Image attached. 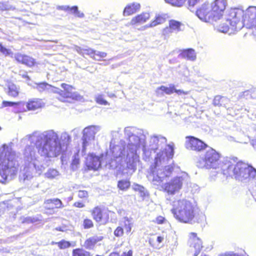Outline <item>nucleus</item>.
Wrapping results in <instances>:
<instances>
[{
  "instance_id": "nucleus-43",
  "label": "nucleus",
  "mask_w": 256,
  "mask_h": 256,
  "mask_svg": "<svg viewBox=\"0 0 256 256\" xmlns=\"http://www.w3.org/2000/svg\"><path fill=\"white\" fill-rule=\"evenodd\" d=\"M96 51L92 49L86 50V54L89 55L92 58L95 60L96 57Z\"/></svg>"
},
{
  "instance_id": "nucleus-4",
  "label": "nucleus",
  "mask_w": 256,
  "mask_h": 256,
  "mask_svg": "<svg viewBox=\"0 0 256 256\" xmlns=\"http://www.w3.org/2000/svg\"><path fill=\"white\" fill-rule=\"evenodd\" d=\"M41 139L44 141L43 144L39 140L36 142V148L41 156L56 157L62 153V146L58 136L53 130L45 132Z\"/></svg>"
},
{
  "instance_id": "nucleus-50",
  "label": "nucleus",
  "mask_w": 256,
  "mask_h": 256,
  "mask_svg": "<svg viewBox=\"0 0 256 256\" xmlns=\"http://www.w3.org/2000/svg\"><path fill=\"white\" fill-rule=\"evenodd\" d=\"M218 256H241L233 252H226L219 254Z\"/></svg>"
},
{
  "instance_id": "nucleus-31",
  "label": "nucleus",
  "mask_w": 256,
  "mask_h": 256,
  "mask_svg": "<svg viewBox=\"0 0 256 256\" xmlns=\"http://www.w3.org/2000/svg\"><path fill=\"white\" fill-rule=\"evenodd\" d=\"M52 244H56L60 249H66L71 246V244L70 242L62 240L58 242H52Z\"/></svg>"
},
{
  "instance_id": "nucleus-53",
  "label": "nucleus",
  "mask_w": 256,
  "mask_h": 256,
  "mask_svg": "<svg viewBox=\"0 0 256 256\" xmlns=\"http://www.w3.org/2000/svg\"><path fill=\"white\" fill-rule=\"evenodd\" d=\"M166 2L170 4L173 6H176V0H164Z\"/></svg>"
},
{
  "instance_id": "nucleus-39",
  "label": "nucleus",
  "mask_w": 256,
  "mask_h": 256,
  "mask_svg": "<svg viewBox=\"0 0 256 256\" xmlns=\"http://www.w3.org/2000/svg\"><path fill=\"white\" fill-rule=\"evenodd\" d=\"M0 52L6 56H8L11 54L10 50L4 46L1 43H0Z\"/></svg>"
},
{
  "instance_id": "nucleus-18",
  "label": "nucleus",
  "mask_w": 256,
  "mask_h": 256,
  "mask_svg": "<svg viewBox=\"0 0 256 256\" xmlns=\"http://www.w3.org/2000/svg\"><path fill=\"white\" fill-rule=\"evenodd\" d=\"M103 240L102 236H92L86 240L84 246L87 250H92L96 244Z\"/></svg>"
},
{
  "instance_id": "nucleus-14",
  "label": "nucleus",
  "mask_w": 256,
  "mask_h": 256,
  "mask_svg": "<svg viewBox=\"0 0 256 256\" xmlns=\"http://www.w3.org/2000/svg\"><path fill=\"white\" fill-rule=\"evenodd\" d=\"M14 58L18 62L24 64L29 68L33 67L36 64V62L34 58L29 56L20 53L16 54Z\"/></svg>"
},
{
  "instance_id": "nucleus-6",
  "label": "nucleus",
  "mask_w": 256,
  "mask_h": 256,
  "mask_svg": "<svg viewBox=\"0 0 256 256\" xmlns=\"http://www.w3.org/2000/svg\"><path fill=\"white\" fill-rule=\"evenodd\" d=\"M178 214L177 218L182 222H189L195 216L194 207L190 202L186 200L178 201Z\"/></svg>"
},
{
  "instance_id": "nucleus-56",
  "label": "nucleus",
  "mask_w": 256,
  "mask_h": 256,
  "mask_svg": "<svg viewBox=\"0 0 256 256\" xmlns=\"http://www.w3.org/2000/svg\"><path fill=\"white\" fill-rule=\"evenodd\" d=\"M22 78H26L28 80H30V76L27 75V74H22Z\"/></svg>"
},
{
  "instance_id": "nucleus-55",
  "label": "nucleus",
  "mask_w": 256,
  "mask_h": 256,
  "mask_svg": "<svg viewBox=\"0 0 256 256\" xmlns=\"http://www.w3.org/2000/svg\"><path fill=\"white\" fill-rule=\"evenodd\" d=\"M164 240V238L163 237L161 236H158L157 238V241L158 243H160L162 242V241L163 240Z\"/></svg>"
},
{
  "instance_id": "nucleus-15",
  "label": "nucleus",
  "mask_w": 256,
  "mask_h": 256,
  "mask_svg": "<svg viewBox=\"0 0 256 256\" xmlns=\"http://www.w3.org/2000/svg\"><path fill=\"white\" fill-rule=\"evenodd\" d=\"M44 106V102L42 99L34 98L30 99L26 104V106L28 110H35L41 108Z\"/></svg>"
},
{
  "instance_id": "nucleus-11",
  "label": "nucleus",
  "mask_w": 256,
  "mask_h": 256,
  "mask_svg": "<svg viewBox=\"0 0 256 256\" xmlns=\"http://www.w3.org/2000/svg\"><path fill=\"white\" fill-rule=\"evenodd\" d=\"M44 204L45 210L50 214H54L56 209L62 208L64 207L62 202L58 198L46 200Z\"/></svg>"
},
{
  "instance_id": "nucleus-10",
  "label": "nucleus",
  "mask_w": 256,
  "mask_h": 256,
  "mask_svg": "<svg viewBox=\"0 0 256 256\" xmlns=\"http://www.w3.org/2000/svg\"><path fill=\"white\" fill-rule=\"evenodd\" d=\"M188 243L192 250L194 252V256H197L202 248V240L198 236V234L191 232L188 234Z\"/></svg>"
},
{
  "instance_id": "nucleus-52",
  "label": "nucleus",
  "mask_w": 256,
  "mask_h": 256,
  "mask_svg": "<svg viewBox=\"0 0 256 256\" xmlns=\"http://www.w3.org/2000/svg\"><path fill=\"white\" fill-rule=\"evenodd\" d=\"M138 192L140 194V196L142 198H144L146 196H148V194L146 192V190H145V188L144 187Z\"/></svg>"
},
{
  "instance_id": "nucleus-49",
  "label": "nucleus",
  "mask_w": 256,
  "mask_h": 256,
  "mask_svg": "<svg viewBox=\"0 0 256 256\" xmlns=\"http://www.w3.org/2000/svg\"><path fill=\"white\" fill-rule=\"evenodd\" d=\"M189 92H184L182 90H177V94L179 96H181L182 97L185 98V96L188 94Z\"/></svg>"
},
{
  "instance_id": "nucleus-3",
  "label": "nucleus",
  "mask_w": 256,
  "mask_h": 256,
  "mask_svg": "<svg viewBox=\"0 0 256 256\" xmlns=\"http://www.w3.org/2000/svg\"><path fill=\"white\" fill-rule=\"evenodd\" d=\"M226 6V0H214L210 3L205 2L197 9L196 14L202 20L214 24L222 18Z\"/></svg>"
},
{
  "instance_id": "nucleus-35",
  "label": "nucleus",
  "mask_w": 256,
  "mask_h": 256,
  "mask_svg": "<svg viewBox=\"0 0 256 256\" xmlns=\"http://www.w3.org/2000/svg\"><path fill=\"white\" fill-rule=\"evenodd\" d=\"M176 28V20H171L170 21L168 26L166 28L164 31L166 33L174 32Z\"/></svg>"
},
{
  "instance_id": "nucleus-20",
  "label": "nucleus",
  "mask_w": 256,
  "mask_h": 256,
  "mask_svg": "<svg viewBox=\"0 0 256 256\" xmlns=\"http://www.w3.org/2000/svg\"><path fill=\"white\" fill-rule=\"evenodd\" d=\"M190 180V176L187 173L180 172L177 174V189L182 188L183 184H188Z\"/></svg>"
},
{
  "instance_id": "nucleus-8",
  "label": "nucleus",
  "mask_w": 256,
  "mask_h": 256,
  "mask_svg": "<svg viewBox=\"0 0 256 256\" xmlns=\"http://www.w3.org/2000/svg\"><path fill=\"white\" fill-rule=\"evenodd\" d=\"M220 154L215 150L210 148L205 152L202 158L206 168H216L218 165Z\"/></svg>"
},
{
  "instance_id": "nucleus-48",
  "label": "nucleus",
  "mask_w": 256,
  "mask_h": 256,
  "mask_svg": "<svg viewBox=\"0 0 256 256\" xmlns=\"http://www.w3.org/2000/svg\"><path fill=\"white\" fill-rule=\"evenodd\" d=\"M186 26L184 24L177 22V30H183L185 29Z\"/></svg>"
},
{
  "instance_id": "nucleus-44",
  "label": "nucleus",
  "mask_w": 256,
  "mask_h": 256,
  "mask_svg": "<svg viewBox=\"0 0 256 256\" xmlns=\"http://www.w3.org/2000/svg\"><path fill=\"white\" fill-rule=\"evenodd\" d=\"M96 51L92 49L86 50V54L89 55L92 58L95 60L96 57Z\"/></svg>"
},
{
  "instance_id": "nucleus-1",
  "label": "nucleus",
  "mask_w": 256,
  "mask_h": 256,
  "mask_svg": "<svg viewBox=\"0 0 256 256\" xmlns=\"http://www.w3.org/2000/svg\"><path fill=\"white\" fill-rule=\"evenodd\" d=\"M222 173L226 177L234 178L240 182L256 180V169L252 165L235 156L226 158Z\"/></svg>"
},
{
  "instance_id": "nucleus-22",
  "label": "nucleus",
  "mask_w": 256,
  "mask_h": 256,
  "mask_svg": "<svg viewBox=\"0 0 256 256\" xmlns=\"http://www.w3.org/2000/svg\"><path fill=\"white\" fill-rule=\"evenodd\" d=\"M150 18V14L148 13H142L134 17L131 21L132 25H136L146 22Z\"/></svg>"
},
{
  "instance_id": "nucleus-60",
  "label": "nucleus",
  "mask_w": 256,
  "mask_h": 256,
  "mask_svg": "<svg viewBox=\"0 0 256 256\" xmlns=\"http://www.w3.org/2000/svg\"><path fill=\"white\" fill-rule=\"evenodd\" d=\"M201 256H208L206 255V254H202L201 255Z\"/></svg>"
},
{
  "instance_id": "nucleus-41",
  "label": "nucleus",
  "mask_w": 256,
  "mask_h": 256,
  "mask_svg": "<svg viewBox=\"0 0 256 256\" xmlns=\"http://www.w3.org/2000/svg\"><path fill=\"white\" fill-rule=\"evenodd\" d=\"M166 221V218L161 216H158L156 218V220L154 221L156 224H161L164 223Z\"/></svg>"
},
{
  "instance_id": "nucleus-59",
  "label": "nucleus",
  "mask_w": 256,
  "mask_h": 256,
  "mask_svg": "<svg viewBox=\"0 0 256 256\" xmlns=\"http://www.w3.org/2000/svg\"><path fill=\"white\" fill-rule=\"evenodd\" d=\"M254 198H255V199L256 200V191L254 192Z\"/></svg>"
},
{
  "instance_id": "nucleus-42",
  "label": "nucleus",
  "mask_w": 256,
  "mask_h": 256,
  "mask_svg": "<svg viewBox=\"0 0 256 256\" xmlns=\"http://www.w3.org/2000/svg\"><path fill=\"white\" fill-rule=\"evenodd\" d=\"M48 86L46 82H40L37 84L36 88L39 90L42 91L46 89Z\"/></svg>"
},
{
  "instance_id": "nucleus-63",
  "label": "nucleus",
  "mask_w": 256,
  "mask_h": 256,
  "mask_svg": "<svg viewBox=\"0 0 256 256\" xmlns=\"http://www.w3.org/2000/svg\"><path fill=\"white\" fill-rule=\"evenodd\" d=\"M96 256H100V255H96Z\"/></svg>"
},
{
  "instance_id": "nucleus-25",
  "label": "nucleus",
  "mask_w": 256,
  "mask_h": 256,
  "mask_svg": "<svg viewBox=\"0 0 256 256\" xmlns=\"http://www.w3.org/2000/svg\"><path fill=\"white\" fill-rule=\"evenodd\" d=\"M228 102L229 100L224 96H216L213 100V104L215 106H224Z\"/></svg>"
},
{
  "instance_id": "nucleus-23",
  "label": "nucleus",
  "mask_w": 256,
  "mask_h": 256,
  "mask_svg": "<svg viewBox=\"0 0 256 256\" xmlns=\"http://www.w3.org/2000/svg\"><path fill=\"white\" fill-rule=\"evenodd\" d=\"M140 8V5L138 4H132L126 6L123 12L124 16H130L137 12Z\"/></svg>"
},
{
  "instance_id": "nucleus-7",
  "label": "nucleus",
  "mask_w": 256,
  "mask_h": 256,
  "mask_svg": "<svg viewBox=\"0 0 256 256\" xmlns=\"http://www.w3.org/2000/svg\"><path fill=\"white\" fill-rule=\"evenodd\" d=\"M90 214L96 222L106 224L110 221L112 214L114 212L102 206H96L90 210Z\"/></svg>"
},
{
  "instance_id": "nucleus-19",
  "label": "nucleus",
  "mask_w": 256,
  "mask_h": 256,
  "mask_svg": "<svg viewBox=\"0 0 256 256\" xmlns=\"http://www.w3.org/2000/svg\"><path fill=\"white\" fill-rule=\"evenodd\" d=\"M94 127L93 126H89L84 129L82 138L83 147L86 146L88 144V140H90V138H94Z\"/></svg>"
},
{
  "instance_id": "nucleus-17",
  "label": "nucleus",
  "mask_w": 256,
  "mask_h": 256,
  "mask_svg": "<svg viewBox=\"0 0 256 256\" xmlns=\"http://www.w3.org/2000/svg\"><path fill=\"white\" fill-rule=\"evenodd\" d=\"M100 160L98 156L89 154L86 160V166L89 170H96L100 166Z\"/></svg>"
},
{
  "instance_id": "nucleus-28",
  "label": "nucleus",
  "mask_w": 256,
  "mask_h": 256,
  "mask_svg": "<svg viewBox=\"0 0 256 256\" xmlns=\"http://www.w3.org/2000/svg\"><path fill=\"white\" fill-rule=\"evenodd\" d=\"M166 21V18L164 16L158 15L156 16L154 20H152L148 27H154L157 25L162 24Z\"/></svg>"
},
{
  "instance_id": "nucleus-16",
  "label": "nucleus",
  "mask_w": 256,
  "mask_h": 256,
  "mask_svg": "<svg viewBox=\"0 0 256 256\" xmlns=\"http://www.w3.org/2000/svg\"><path fill=\"white\" fill-rule=\"evenodd\" d=\"M6 92L8 96L16 98L18 96L20 91V87L14 82L8 81L6 84Z\"/></svg>"
},
{
  "instance_id": "nucleus-12",
  "label": "nucleus",
  "mask_w": 256,
  "mask_h": 256,
  "mask_svg": "<svg viewBox=\"0 0 256 256\" xmlns=\"http://www.w3.org/2000/svg\"><path fill=\"white\" fill-rule=\"evenodd\" d=\"M132 227V223L129 220L126 218L120 222V226L116 228L114 232V234L116 237H122L124 234V230L126 234H129L131 232Z\"/></svg>"
},
{
  "instance_id": "nucleus-2",
  "label": "nucleus",
  "mask_w": 256,
  "mask_h": 256,
  "mask_svg": "<svg viewBox=\"0 0 256 256\" xmlns=\"http://www.w3.org/2000/svg\"><path fill=\"white\" fill-rule=\"evenodd\" d=\"M242 18L244 24H250L251 27H256V6H250L245 13L238 8H231L229 10L226 18L228 24H216V26L219 31L226 32L229 30L230 26L236 28V25L240 22Z\"/></svg>"
},
{
  "instance_id": "nucleus-37",
  "label": "nucleus",
  "mask_w": 256,
  "mask_h": 256,
  "mask_svg": "<svg viewBox=\"0 0 256 256\" xmlns=\"http://www.w3.org/2000/svg\"><path fill=\"white\" fill-rule=\"evenodd\" d=\"M20 104V102H13L10 101L4 100L2 103V108L11 107L14 106H18Z\"/></svg>"
},
{
  "instance_id": "nucleus-46",
  "label": "nucleus",
  "mask_w": 256,
  "mask_h": 256,
  "mask_svg": "<svg viewBox=\"0 0 256 256\" xmlns=\"http://www.w3.org/2000/svg\"><path fill=\"white\" fill-rule=\"evenodd\" d=\"M73 206L78 208H82L85 206V204L82 202H76L74 203Z\"/></svg>"
},
{
  "instance_id": "nucleus-36",
  "label": "nucleus",
  "mask_w": 256,
  "mask_h": 256,
  "mask_svg": "<svg viewBox=\"0 0 256 256\" xmlns=\"http://www.w3.org/2000/svg\"><path fill=\"white\" fill-rule=\"evenodd\" d=\"M89 194L88 191L86 190H79L78 192V197L84 200L88 199Z\"/></svg>"
},
{
  "instance_id": "nucleus-27",
  "label": "nucleus",
  "mask_w": 256,
  "mask_h": 256,
  "mask_svg": "<svg viewBox=\"0 0 256 256\" xmlns=\"http://www.w3.org/2000/svg\"><path fill=\"white\" fill-rule=\"evenodd\" d=\"M130 182L128 179H122L118 182V188L123 192L126 191L130 186Z\"/></svg>"
},
{
  "instance_id": "nucleus-61",
  "label": "nucleus",
  "mask_w": 256,
  "mask_h": 256,
  "mask_svg": "<svg viewBox=\"0 0 256 256\" xmlns=\"http://www.w3.org/2000/svg\"><path fill=\"white\" fill-rule=\"evenodd\" d=\"M172 211L174 213V210H172Z\"/></svg>"
},
{
  "instance_id": "nucleus-29",
  "label": "nucleus",
  "mask_w": 256,
  "mask_h": 256,
  "mask_svg": "<svg viewBox=\"0 0 256 256\" xmlns=\"http://www.w3.org/2000/svg\"><path fill=\"white\" fill-rule=\"evenodd\" d=\"M72 256H92V254L82 248H76L72 250Z\"/></svg>"
},
{
  "instance_id": "nucleus-47",
  "label": "nucleus",
  "mask_w": 256,
  "mask_h": 256,
  "mask_svg": "<svg viewBox=\"0 0 256 256\" xmlns=\"http://www.w3.org/2000/svg\"><path fill=\"white\" fill-rule=\"evenodd\" d=\"M161 162V158L160 156L156 157L154 158V168H156L159 164Z\"/></svg>"
},
{
  "instance_id": "nucleus-32",
  "label": "nucleus",
  "mask_w": 256,
  "mask_h": 256,
  "mask_svg": "<svg viewBox=\"0 0 256 256\" xmlns=\"http://www.w3.org/2000/svg\"><path fill=\"white\" fill-rule=\"evenodd\" d=\"M186 0H177V6H183ZM200 0H188V6L190 8H193Z\"/></svg>"
},
{
  "instance_id": "nucleus-24",
  "label": "nucleus",
  "mask_w": 256,
  "mask_h": 256,
  "mask_svg": "<svg viewBox=\"0 0 256 256\" xmlns=\"http://www.w3.org/2000/svg\"><path fill=\"white\" fill-rule=\"evenodd\" d=\"M58 9L65 12L70 11L76 17L83 18L84 16V14L78 11V7L76 6L72 7L68 6H59Z\"/></svg>"
},
{
  "instance_id": "nucleus-38",
  "label": "nucleus",
  "mask_w": 256,
  "mask_h": 256,
  "mask_svg": "<svg viewBox=\"0 0 256 256\" xmlns=\"http://www.w3.org/2000/svg\"><path fill=\"white\" fill-rule=\"evenodd\" d=\"M107 54L105 52H96L95 60L100 61L104 60V58L106 57Z\"/></svg>"
},
{
  "instance_id": "nucleus-40",
  "label": "nucleus",
  "mask_w": 256,
  "mask_h": 256,
  "mask_svg": "<svg viewBox=\"0 0 256 256\" xmlns=\"http://www.w3.org/2000/svg\"><path fill=\"white\" fill-rule=\"evenodd\" d=\"M96 102L101 105H108V102L102 96H99L96 98Z\"/></svg>"
},
{
  "instance_id": "nucleus-21",
  "label": "nucleus",
  "mask_w": 256,
  "mask_h": 256,
  "mask_svg": "<svg viewBox=\"0 0 256 256\" xmlns=\"http://www.w3.org/2000/svg\"><path fill=\"white\" fill-rule=\"evenodd\" d=\"M179 56L182 58L194 60L196 58V54L193 49L188 48L180 50Z\"/></svg>"
},
{
  "instance_id": "nucleus-9",
  "label": "nucleus",
  "mask_w": 256,
  "mask_h": 256,
  "mask_svg": "<svg viewBox=\"0 0 256 256\" xmlns=\"http://www.w3.org/2000/svg\"><path fill=\"white\" fill-rule=\"evenodd\" d=\"M185 147L187 150L200 152L204 150L208 146L202 140L194 136L186 137Z\"/></svg>"
},
{
  "instance_id": "nucleus-34",
  "label": "nucleus",
  "mask_w": 256,
  "mask_h": 256,
  "mask_svg": "<svg viewBox=\"0 0 256 256\" xmlns=\"http://www.w3.org/2000/svg\"><path fill=\"white\" fill-rule=\"evenodd\" d=\"M80 158L78 156V153L77 152L74 154V156L72 160V162H71V168L72 169H74L76 168L78 166V165L80 164Z\"/></svg>"
},
{
  "instance_id": "nucleus-54",
  "label": "nucleus",
  "mask_w": 256,
  "mask_h": 256,
  "mask_svg": "<svg viewBox=\"0 0 256 256\" xmlns=\"http://www.w3.org/2000/svg\"><path fill=\"white\" fill-rule=\"evenodd\" d=\"M251 144L253 148L256 150V138L252 140Z\"/></svg>"
},
{
  "instance_id": "nucleus-45",
  "label": "nucleus",
  "mask_w": 256,
  "mask_h": 256,
  "mask_svg": "<svg viewBox=\"0 0 256 256\" xmlns=\"http://www.w3.org/2000/svg\"><path fill=\"white\" fill-rule=\"evenodd\" d=\"M144 188L143 186L138 184H134L133 185L132 189L134 192H139Z\"/></svg>"
},
{
  "instance_id": "nucleus-26",
  "label": "nucleus",
  "mask_w": 256,
  "mask_h": 256,
  "mask_svg": "<svg viewBox=\"0 0 256 256\" xmlns=\"http://www.w3.org/2000/svg\"><path fill=\"white\" fill-rule=\"evenodd\" d=\"M175 92L176 90L174 86H170L168 87L162 86L156 89V92L160 94H170Z\"/></svg>"
},
{
  "instance_id": "nucleus-5",
  "label": "nucleus",
  "mask_w": 256,
  "mask_h": 256,
  "mask_svg": "<svg viewBox=\"0 0 256 256\" xmlns=\"http://www.w3.org/2000/svg\"><path fill=\"white\" fill-rule=\"evenodd\" d=\"M19 164L16 159L14 154L8 153V154H0V176L2 178L0 180L2 184H6L8 176L16 175L18 170Z\"/></svg>"
},
{
  "instance_id": "nucleus-62",
  "label": "nucleus",
  "mask_w": 256,
  "mask_h": 256,
  "mask_svg": "<svg viewBox=\"0 0 256 256\" xmlns=\"http://www.w3.org/2000/svg\"><path fill=\"white\" fill-rule=\"evenodd\" d=\"M72 197H71V198H70V200H72Z\"/></svg>"
},
{
  "instance_id": "nucleus-58",
  "label": "nucleus",
  "mask_w": 256,
  "mask_h": 256,
  "mask_svg": "<svg viewBox=\"0 0 256 256\" xmlns=\"http://www.w3.org/2000/svg\"><path fill=\"white\" fill-rule=\"evenodd\" d=\"M50 172H56L54 170H50V172L49 171L48 172V178H53V176H50Z\"/></svg>"
},
{
  "instance_id": "nucleus-30",
  "label": "nucleus",
  "mask_w": 256,
  "mask_h": 256,
  "mask_svg": "<svg viewBox=\"0 0 256 256\" xmlns=\"http://www.w3.org/2000/svg\"><path fill=\"white\" fill-rule=\"evenodd\" d=\"M164 190L168 194H174L176 190V185L174 181L166 183L164 185Z\"/></svg>"
},
{
  "instance_id": "nucleus-33",
  "label": "nucleus",
  "mask_w": 256,
  "mask_h": 256,
  "mask_svg": "<svg viewBox=\"0 0 256 256\" xmlns=\"http://www.w3.org/2000/svg\"><path fill=\"white\" fill-rule=\"evenodd\" d=\"M82 226L84 229H90L94 226V223L90 218H86L83 220Z\"/></svg>"
},
{
  "instance_id": "nucleus-51",
  "label": "nucleus",
  "mask_w": 256,
  "mask_h": 256,
  "mask_svg": "<svg viewBox=\"0 0 256 256\" xmlns=\"http://www.w3.org/2000/svg\"><path fill=\"white\" fill-rule=\"evenodd\" d=\"M138 192L140 194V196L142 198H144L146 196H148V194L146 192V190H145V188L144 187Z\"/></svg>"
},
{
  "instance_id": "nucleus-13",
  "label": "nucleus",
  "mask_w": 256,
  "mask_h": 256,
  "mask_svg": "<svg viewBox=\"0 0 256 256\" xmlns=\"http://www.w3.org/2000/svg\"><path fill=\"white\" fill-rule=\"evenodd\" d=\"M61 87L64 89L63 91L59 92L60 95L64 98H70L72 100H77L79 98L78 94L75 92H73L74 88L70 84L62 83L61 84Z\"/></svg>"
},
{
  "instance_id": "nucleus-57",
  "label": "nucleus",
  "mask_w": 256,
  "mask_h": 256,
  "mask_svg": "<svg viewBox=\"0 0 256 256\" xmlns=\"http://www.w3.org/2000/svg\"><path fill=\"white\" fill-rule=\"evenodd\" d=\"M26 150H28V152H32L34 150V148L30 146H28L26 148Z\"/></svg>"
}]
</instances>
